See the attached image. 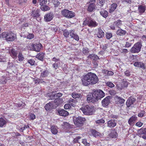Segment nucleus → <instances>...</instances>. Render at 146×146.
<instances>
[{
    "label": "nucleus",
    "mask_w": 146,
    "mask_h": 146,
    "mask_svg": "<svg viewBox=\"0 0 146 146\" xmlns=\"http://www.w3.org/2000/svg\"><path fill=\"white\" fill-rule=\"evenodd\" d=\"M98 80L96 75L92 72H88L86 75H83L81 78L82 84L86 86L96 84Z\"/></svg>",
    "instance_id": "1"
},
{
    "label": "nucleus",
    "mask_w": 146,
    "mask_h": 146,
    "mask_svg": "<svg viewBox=\"0 0 146 146\" xmlns=\"http://www.w3.org/2000/svg\"><path fill=\"white\" fill-rule=\"evenodd\" d=\"M105 96V93L102 90L94 89L87 96V99L88 102L94 103L103 98Z\"/></svg>",
    "instance_id": "2"
},
{
    "label": "nucleus",
    "mask_w": 146,
    "mask_h": 146,
    "mask_svg": "<svg viewBox=\"0 0 146 146\" xmlns=\"http://www.w3.org/2000/svg\"><path fill=\"white\" fill-rule=\"evenodd\" d=\"M80 110L86 115H93L95 111L94 107L90 105H87L83 106Z\"/></svg>",
    "instance_id": "3"
},
{
    "label": "nucleus",
    "mask_w": 146,
    "mask_h": 146,
    "mask_svg": "<svg viewBox=\"0 0 146 146\" xmlns=\"http://www.w3.org/2000/svg\"><path fill=\"white\" fill-rule=\"evenodd\" d=\"M43 46L42 44L40 43L35 44L31 43L29 44L27 47L30 50L34 51L36 52H39Z\"/></svg>",
    "instance_id": "4"
},
{
    "label": "nucleus",
    "mask_w": 146,
    "mask_h": 146,
    "mask_svg": "<svg viewBox=\"0 0 146 146\" xmlns=\"http://www.w3.org/2000/svg\"><path fill=\"white\" fill-rule=\"evenodd\" d=\"M83 25L84 26L88 25L90 27H94L97 26L98 24L96 22L91 18H86L84 21Z\"/></svg>",
    "instance_id": "5"
},
{
    "label": "nucleus",
    "mask_w": 146,
    "mask_h": 146,
    "mask_svg": "<svg viewBox=\"0 0 146 146\" xmlns=\"http://www.w3.org/2000/svg\"><path fill=\"white\" fill-rule=\"evenodd\" d=\"M142 46L141 42H137L131 48L130 51L132 53H138L141 51Z\"/></svg>",
    "instance_id": "6"
},
{
    "label": "nucleus",
    "mask_w": 146,
    "mask_h": 146,
    "mask_svg": "<svg viewBox=\"0 0 146 146\" xmlns=\"http://www.w3.org/2000/svg\"><path fill=\"white\" fill-rule=\"evenodd\" d=\"M61 14L64 17L68 19L72 18L75 15L74 12L66 9L62 10L61 11Z\"/></svg>",
    "instance_id": "7"
},
{
    "label": "nucleus",
    "mask_w": 146,
    "mask_h": 146,
    "mask_svg": "<svg viewBox=\"0 0 146 146\" xmlns=\"http://www.w3.org/2000/svg\"><path fill=\"white\" fill-rule=\"evenodd\" d=\"M86 121L85 118L78 117L74 120V124L77 127H82Z\"/></svg>",
    "instance_id": "8"
},
{
    "label": "nucleus",
    "mask_w": 146,
    "mask_h": 146,
    "mask_svg": "<svg viewBox=\"0 0 146 146\" xmlns=\"http://www.w3.org/2000/svg\"><path fill=\"white\" fill-rule=\"evenodd\" d=\"M38 2L40 5V8L42 11H46L50 9L49 7L46 5L47 0H39Z\"/></svg>",
    "instance_id": "9"
},
{
    "label": "nucleus",
    "mask_w": 146,
    "mask_h": 146,
    "mask_svg": "<svg viewBox=\"0 0 146 146\" xmlns=\"http://www.w3.org/2000/svg\"><path fill=\"white\" fill-rule=\"evenodd\" d=\"M118 136V134L115 129H111L110 133L108 135V139H115Z\"/></svg>",
    "instance_id": "10"
},
{
    "label": "nucleus",
    "mask_w": 146,
    "mask_h": 146,
    "mask_svg": "<svg viewBox=\"0 0 146 146\" xmlns=\"http://www.w3.org/2000/svg\"><path fill=\"white\" fill-rule=\"evenodd\" d=\"M111 96H108L104 98L102 102V104L103 107H107L110 103Z\"/></svg>",
    "instance_id": "11"
},
{
    "label": "nucleus",
    "mask_w": 146,
    "mask_h": 146,
    "mask_svg": "<svg viewBox=\"0 0 146 146\" xmlns=\"http://www.w3.org/2000/svg\"><path fill=\"white\" fill-rule=\"evenodd\" d=\"M137 133L139 136L142 137L144 139L145 138L144 137L146 136V128H141L138 130Z\"/></svg>",
    "instance_id": "12"
},
{
    "label": "nucleus",
    "mask_w": 146,
    "mask_h": 146,
    "mask_svg": "<svg viewBox=\"0 0 146 146\" xmlns=\"http://www.w3.org/2000/svg\"><path fill=\"white\" fill-rule=\"evenodd\" d=\"M55 105H54L53 102L51 101L49 102L47 104L45 105L44 108L46 111H50L53 109H55L56 108H54Z\"/></svg>",
    "instance_id": "13"
},
{
    "label": "nucleus",
    "mask_w": 146,
    "mask_h": 146,
    "mask_svg": "<svg viewBox=\"0 0 146 146\" xmlns=\"http://www.w3.org/2000/svg\"><path fill=\"white\" fill-rule=\"evenodd\" d=\"M135 101V99L132 96L129 97L126 102V105L129 108V107L133 105Z\"/></svg>",
    "instance_id": "14"
},
{
    "label": "nucleus",
    "mask_w": 146,
    "mask_h": 146,
    "mask_svg": "<svg viewBox=\"0 0 146 146\" xmlns=\"http://www.w3.org/2000/svg\"><path fill=\"white\" fill-rule=\"evenodd\" d=\"M70 36L71 38H73L77 41L79 40V37L78 35L75 32L74 30H70Z\"/></svg>",
    "instance_id": "15"
},
{
    "label": "nucleus",
    "mask_w": 146,
    "mask_h": 146,
    "mask_svg": "<svg viewBox=\"0 0 146 146\" xmlns=\"http://www.w3.org/2000/svg\"><path fill=\"white\" fill-rule=\"evenodd\" d=\"M16 37V35L13 33L11 32L8 33L6 40L9 41H13L15 40Z\"/></svg>",
    "instance_id": "16"
},
{
    "label": "nucleus",
    "mask_w": 146,
    "mask_h": 146,
    "mask_svg": "<svg viewBox=\"0 0 146 146\" xmlns=\"http://www.w3.org/2000/svg\"><path fill=\"white\" fill-rule=\"evenodd\" d=\"M53 14L50 13L46 14L44 16V20L46 22H49L53 18Z\"/></svg>",
    "instance_id": "17"
},
{
    "label": "nucleus",
    "mask_w": 146,
    "mask_h": 146,
    "mask_svg": "<svg viewBox=\"0 0 146 146\" xmlns=\"http://www.w3.org/2000/svg\"><path fill=\"white\" fill-rule=\"evenodd\" d=\"M63 102V100L61 98H57L55 99L53 102L54 105H55L54 108H56L60 105Z\"/></svg>",
    "instance_id": "18"
},
{
    "label": "nucleus",
    "mask_w": 146,
    "mask_h": 146,
    "mask_svg": "<svg viewBox=\"0 0 146 146\" xmlns=\"http://www.w3.org/2000/svg\"><path fill=\"white\" fill-rule=\"evenodd\" d=\"M117 123L115 120L111 119L107 122V126L110 127H113L116 125Z\"/></svg>",
    "instance_id": "19"
},
{
    "label": "nucleus",
    "mask_w": 146,
    "mask_h": 146,
    "mask_svg": "<svg viewBox=\"0 0 146 146\" xmlns=\"http://www.w3.org/2000/svg\"><path fill=\"white\" fill-rule=\"evenodd\" d=\"M40 10L37 9L36 10L33 11H32L31 15L34 17L37 18L40 16Z\"/></svg>",
    "instance_id": "20"
},
{
    "label": "nucleus",
    "mask_w": 146,
    "mask_h": 146,
    "mask_svg": "<svg viewBox=\"0 0 146 146\" xmlns=\"http://www.w3.org/2000/svg\"><path fill=\"white\" fill-rule=\"evenodd\" d=\"M137 117L135 116V115H133L130 117L128 121L129 124L130 125H133L134 124L135 121L137 119Z\"/></svg>",
    "instance_id": "21"
},
{
    "label": "nucleus",
    "mask_w": 146,
    "mask_h": 146,
    "mask_svg": "<svg viewBox=\"0 0 146 146\" xmlns=\"http://www.w3.org/2000/svg\"><path fill=\"white\" fill-rule=\"evenodd\" d=\"M117 5L116 3H113L110 6L109 12L110 13H112L116 9Z\"/></svg>",
    "instance_id": "22"
},
{
    "label": "nucleus",
    "mask_w": 146,
    "mask_h": 146,
    "mask_svg": "<svg viewBox=\"0 0 146 146\" xmlns=\"http://www.w3.org/2000/svg\"><path fill=\"white\" fill-rule=\"evenodd\" d=\"M58 113L60 116L64 117L67 116L69 114L68 112L64 109H61L58 110Z\"/></svg>",
    "instance_id": "23"
},
{
    "label": "nucleus",
    "mask_w": 146,
    "mask_h": 146,
    "mask_svg": "<svg viewBox=\"0 0 146 146\" xmlns=\"http://www.w3.org/2000/svg\"><path fill=\"white\" fill-rule=\"evenodd\" d=\"M97 36L99 38H103L104 36V33L100 27L98 29V31L97 33Z\"/></svg>",
    "instance_id": "24"
},
{
    "label": "nucleus",
    "mask_w": 146,
    "mask_h": 146,
    "mask_svg": "<svg viewBox=\"0 0 146 146\" xmlns=\"http://www.w3.org/2000/svg\"><path fill=\"white\" fill-rule=\"evenodd\" d=\"M88 59H91L93 61H96L100 59V58L98 56L94 54H90L88 56Z\"/></svg>",
    "instance_id": "25"
},
{
    "label": "nucleus",
    "mask_w": 146,
    "mask_h": 146,
    "mask_svg": "<svg viewBox=\"0 0 146 146\" xmlns=\"http://www.w3.org/2000/svg\"><path fill=\"white\" fill-rule=\"evenodd\" d=\"M9 53L13 58H15L17 57L18 53L17 51L15 50V49L10 50H9Z\"/></svg>",
    "instance_id": "26"
},
{
    "label": "nucleus",
    "mask_w": 146,
    "mask_h": 146,
    "mask_svg": "<svg viewBox=\"0 0 146 146\" xmlns=\"http://www.w3.org/2000/svg\"><path fill=\"white\" fill-rule=\"evenodd\" d=\"M126 33V31L123 30L120 28L118 29L116 32V34L117 35L120 36H123L125 35Z\"/></svg>",
    "instance_id": "27"
},
{
    "label": "nucleus",
    "mask_w": 146,
    "mask_h": 146,
    "mask_svg": "<svg viewBox=\"0 0 146 146\" xmlns=\"http://www.w3.org/2000/svg\"><path fill=\"white\" fill-rule=\"evenodd\" d=\"M9 74H6L5 76L4 75L2 76L0 82L3 84H5L6 83L7 80H9V77H8Z\"/></svg>",
    "instance_id": "28"
},
{
    "label": "nucleus",
    "mask_w": 146,
    "mask_h": 146,
    "mask_svg": "<svg viewBox=\"0 0 146 146\" xmlns=\"http://www.w3.org/2000/svg\"><path fill=\"white\" fill-rule=\"evenodd\" d=\"M96 5L95 4L90 3L88 7L87 10L90 12H92L95 9Z\"/></svg>",
    "instance_id": "29"
},
{
    "label": "nucleus",
    "mask_w": 146,
    "mask_h": 146,
    "mask_svg": "<svg viewBox=\"0 0 146 146\" xmlns=\"http://www.w3.org/2000/svg\"><path fill=\"white\" fill-rule=\"evenodd\" d=\"M91 133L95 137H101L102 136V135L100 133L95 129L92 130Z\"/></svg>",
    "instance_id": "30"
},
{
    "label": "nucleus",
    "mask_w": 146,
    "mask_h": 146,
    "mask_svg": "<svg viewBox=\"0 0 146 146\" xmlns=\"http://www.w3.org/2000/svg\"><path fill=\"white\" fill-rule=\"evenodd\" d=\"M100 14L103 17L106 18L108 17V13L106 10L102 9L100 11Z\"/></svg>",
    "instance_id": "31"
},
{
    "label": "nucleus",
    "mask_w": 146,
    "mask_h": 146,
    "mask_svg": "<svg viewBox=\"0 0 146 146\" xmlns=\"http://www.w3.org/2000/svg\"><path fill=\"white\" fill-rule=\"evenodd\" d=\"M115 100H118V102L117 103L118 104H122L125 101V100L124 99L117 96H115Z\"/></svg>",
    "instance_id": "32"
},
{
    "label": "nucleus",
    "mask_w": 146,
    "mask_h": 146,
    "mask_svg": "<svg viewBox=\"0 0 146 146\" xmlns=\"http://www.w3.org/2000/svg\"><path fill=\"white\" fill-rule=\"evenodd\" d=\"M138 11L141 14L143 13L145 11V7L141 5H139L138 7Z\"/></svg>",
    "instance_id": "33"
},
{
    "label": "nucleus",
    "mask_w": 146,
    "mask_h": 146,
    "mask_svg": "<svg viewBox=\"0 0 146 146\" xmlns=\"http://www.w3.org/2000/svg\"><path fill=\"white\" fill-rule=\"evenodd\" d=\"M44 53L40 52L37 54L36 58L41 61H43L44 58Z\"/></svg>",
    "instance_id": "34"
},
{
    "label": "nucleus",
    "mask_w": 146,
    "mask_h": 146,
    "mask_svg": "<svg viewBox=\"0 0 146 146\" xmlns=\"http://www.w3.org/2000/svg\"><path fill=\"white\" fill-rule=\"evenodd\" d=\"M77 102L76 100L70 98L68 101V103L71 104V106L74 107L76 105V103Z\"/></svg>",
    "instance_id": "35"
},
{
    "label": "nucleus",
    "mask_w": 146,
    "mask_h": 146,
    "mask_svg": "<svg viewBox=\"0 0 146 146\" xmlns=\"http://www.w3.org/2000/svg\"><path fill=\"white\" fill-rule=\"evenodd\" d=\"M7 123L6 120L2 117L0 118V127H3L4 125L6 124Z\"/></svg>",
    "instance_id": "36"
},
{
    "label": "nucleus",
    "mask_w": 146,
    "mask_h": 146,
    "mask_svg": "<svg viewBox=\"0 0 146 146\" xmlns=\"http://www.w3.org/2000/svg\"><path fill=\"white\" fill-rule=\"evenodd\" d=\"M72 96L73 98H80L82 97V96L80 94L76 93L75 92L73 93L72 94Z\"/></svg>",
    "instance_id": "37"
},
{
    "label": "nucleus",
    "mask_w": 146,
    "mask_h": 146,
    "mask_svg": "<svg viewBox=\"0 0 146 146\" xmlns=\"http://www.w3.org/2000/svg\"><path fill=\"white\" fill-rule=\"evenodd\" d=\"M61 64L60 61L57 62H55L52 64L53 67L55 68V70L61 66Z\"/></svg>",
    "instance_id": "38"
},
{
    "label": "nucleus",
    "mask_w": 146,
    "mask_h": 146,
    "mask_svg": "<svg viewBox=\"0 0 146 146\" xmlns=\"http://www.w3.org/2000/svg\"><path fill=\"white\" fill-rule=\"evenodd\" d=\"M52 133L54 134H56L58 133V130L55 126H52L50 128Z\"/></svg>",
    "instance_id": "39"
},
{
    "label": "nucleus",
    "mask_w": 146,
    "mask_h": 146,
    "mask_svg": "<svg viewBox=\"0 0 146 146\" xmlns=\"http://www.w3.org/2000/svg\"><path fill=\"white\" fill-rule=\"evenodd\" d=\"M49 74V72L48 70H46L41 72L40 74V77H45L48 76Z\"/></svg>",
    "instance_id": "40"
},
{
    "label": "nucleus",
    "mask_w": 146,
    "mask_h": 146,
    "mask_svg": "<svg viewBox=\"0 0 146 146\" xmlns=\"http://www.w3.org/2000/svg\"><path fill=\"white\" fill-rule=\"evenodd\" d=\"M63 126L64 128V129H69L71 128L70 125L67 122H64L63 123Z\"/></svg>",
    "instance_id": "41"
},
{
    "label": "nucleus",
    "mask_w": 146,
    "mask_h": 146,
    "mask_svg": "<svg viewBox=\"0 0 146 146\" xmlns=\"http://www.w3.org/2000/svg\"><path fill=\"white\" fill-rule=\"evenodd\" d=\"M137 57H138V56L137 55H132L129 57L130 60L131 62H134L136 60Z\"/></svg>",
    "instance_id": "42"
},
{
    "label": "nucleus",
    "mask_w": 146,
    "mask_h": 146,
    "mask_svg": "<svg viewBox=\"0 0 146 146\" xmlns=\"http://www.w3.org/2000/svg\"><path fill=\"white\" fill-rule=\"evenodd\" d=\"M52 3L55 7H58L60 4V3L58 0H53Z\"/></svg>",
    "instance_id": "43"
},
{
    "label": "nucleus",
    "mask_w": 146,
    "mask_h": 146,
    "mask_svg": "<svg viewBox=\"0 0 146 146\" xmlns=\"http://www.w3.org/2000/svg\"><path fill=\"white\" fill-rule=\"evenodd\" d=\"M8 34V32H3L0 35L1 37L3 38H5V39L6 40Z\"/></svg>",
    "instance_id": "44"
},
{
    "label": "nucleus",
    "mask_w": 146,
    "mask_h": 146,
    "mask_svg": "<svg viewBox=\"0 0 146 146\" xmlns=\"http://www.w3.org/2000/svg\"><path fill=\"white\" fill-rule=\"evenodd\" d=\"M115 25L118 27L122 25V21L120 20H118L116 21H115Z\"/></svg>",
    "instance_id": "45"
},
{
    "label": "nucleus",
    "mask_w": 146,
    "mask_h": 146,
    "mask_svg": "<svg viewBox=\"0 0 146 146\" xmlns=\"http://www.w3.org/2000/svg\"><path fill=\"white\" fill-rule=\"evenodd\" d=\"M18 58L19 61H22L24 59V58L21 52H19L18 55Z\"/></svg>",
    "instance_id": "46"
},
{
    "label": "nucleus",
    "mask_w": 146,
    "mask_h": 146,
    "mask_svg": "<svg viewBox=\"0 0 146 146\" xmlns=\"http://www.w3.org/2000/svg\"><path fill=\"white\" fill-rule=\"evenodd\" d=\"M145 113V111H141L138 114V116L140 117H142L144 116Z\"/></svg>",
    "instance_id": "47"
},
{
    "label": "nucleus",
    "mask_w": 146,
    "mask_h": 146,
    "mask_svg": "<svg viewBox=\"0 0 146 146\" xmlns=\"http://www.w3.org/2000/svg\"><path fill=\"white\" fill-rule=\"evenodd\" d=\"M128 85V83L127 82L123 81L121 83V87L122 88L127 87Z\"/></svg>",
    "instance_id": "48"
},
{
    "label": "nucleus",
    "mask_w": 146,
    "mask_h": 146,
    "mask_svg": "<svg viewBox=\"0 0 146 146\" xmlns=\"http://www.w3.org/2000/svg\"><path fill=\"white\" fill-rule=\"evenodd\" d=\"M81 138V137L80 136H78L76 137L74 139L73 141V143H77L78 142V140Z\"/></svg>",
    "instance_id": "49"
},
{
    "label": "nucleus",
    "mask_w": 146,
    "mask_h": 146,
    "mask_svg": "<svg viewBox=\"0 0 146 146\" xmlns=\"http://www.w3.org/2000/svg\"><path fill=\"white\" fill-rule=\"evenodd\" d=\"M34 81L35 84H39L40 83H42L44 82L42 79L38 78L34 80Z\"/></svg>",
    "instance_id": "50"
},
{
    "label": "nucleus",
    "mask_w": 146,
    "mask_h": 146,
    "mask_svg": "<svg viewBox=\"0 0 146 146\" xmlns=\"http://www.w3.org/2000/svg\"><path fill=\"white\" fill-rule=\"evenodd\" d=\"M63 35L65 37H68L69 35H70V30L69 32L68 31H65L64 32Z\"/></svg>",
    "instance_id": "51"
},
{
    "label": "nucleus",
    "mask_w": 146,
    "mask_h": 146,
    "mask_svg": "<svg viewBox=\"0 0 146 146\" xmlns=\"http://www.w3.org/2000/svg\"><path fill=\"white\" fill-rule=\"evenodd\" d=\"M139 68H141L143 69H146V66L145 64L143 62H140Z\"/></svg>",
    "instance_id": "52"
},
{
    "label": "nucleus",
    "mask_w": 146,
    "mask_h": 146,
    "mask_svg": "<svg viewBox=\"0 0 146 146\" xmlns=\"http://www.w3.org/2000/svg\"><path fill=\"white\" fill-rule=\"evenodd\" d=\"M106 36L107 39H109L112 37V35L111 33H107L106 34Z\"/></svg>",
    "instance_id": "53"
},
{
    "label": "nucleus",
    "mask_w": 146,
    "mask_h": 146,
    "mask_svg": "<svg viewBox=\"0 0 146 146\" xmlns=\"http://www.w3.org/2000/svg\"><path fill=\"white\" fill-rule=\"evenodd\" d=\"M88 49V48L86 47L84 48L82 50V52L84 54H87L89 53Z\"/></svg>",
    "instance_id": "54"
},
{
    "label": "nucleus",
    "mask_w": 146,
    "mask_h": 146,
    "mask_svg": "<svg viewBox=\"0 0 146 146\" xmlns=\"http://www.w3.org/2000/svg\"><path fill=\"white\" fill-rule=\"evenodd\" d=\"M35 61L34 59H31L28 61V62L29 64L31 66H33L34 64Z\"/></svg>",
    "instance_id": "55"
},
{
    "label": "nucleus",
    "mask_w": 146,
    "mask_h": 146,
    "mask_svg": "<svg viewBox=\"0 0 146 146\" xmlns=\"http://www.w3.org/2000/svg\"><path fill=\"white\" fill-rule=\"evenodd\" d=\"M105 122L104 120L103 119H98L96 121V123H104Z\"/></svg>",
    "instance_id": "56"
},
{
    "label": "nucleus",
    "mask_w": 146,
    "mask_h": 146,
    "mask_svg": "<svg viewBox=\"0 0 146 146\" xmlns=\"http://www.w3.org/2000/svg\"><path fill=\"white\" fill-rule=\"evenodd\" d=\"M99 2L98 5H100V7H102L104 4L105 3V0H99Z\"/></svg>",
    "instance_id": "57"
},
{
    "label": "nucleus",
    "mask_w": 146,
    "mask_h": 146,
    "mask_svg": "<svg viewBox=\"0 0 146 146\" xmlns=\"http://www.w3.org/2000/svg\"><path fill=\"white\" fill-rule=\"evenodd\" d=\"M82 143L86 146H90V144L87 142V140L86 139H83L82 141Z\"/></svg>",
    "instance_id": "58"
},
{
    "label": "nucleus",
    "mask_w": 146,
    "mask_h": 146,
    "mask_svg": "<svg viewBox=\"0 0 146 146\" xmlns=\"http://www.w3.org/2000/svg\"><path fill=\"white\" fill-rule=\"evenodd\" d=\"M106 84L110 88H113L115 86L111 82H107Z\"/></svg>",
    "instance_id": "59"
},
{
    "label": "nucleus",
    "mask_w": 146,
    "mask_h": 146,
    "mask_svg": "<svg viewBox=\"0 0 146 146\" xmlns=\"http://www.w3.org/2000/svg\"><path fill=\"white\" fill-rule=\"evenodd\" d=\"M36 117L35 115L33 113H31L29 115V118L31 120L34 119Z\"/></svg>",
    "instance_id": "60"
},
{
    "label": "nucleus",
    "mask_w": 146,
    "mask_h": 146,
    "mask_svg": "<svg viewBox=\"0 0 146 146\" xmlns=\"http://www.w3.org/2000/svg\"><path fill=\"white\" fill-rule=\"evenodd\" d=\"M132 44V43L128 42H126L124 47L125 48H128L131 47Z\"/></svg>",
    "instance_id": "61"
},
{
    "label": "nucleus",
    "mask_w": 146,
    "mask_h": 146,
    "mask_svg": "<svg viewBox=\"0 0 146 146\" xmlns=\"http://www.w3.org/2000/svg\"><path fill=\"white\" fill-rule=\"evenodd\" d=\"M71 104L68 103V104H65L64 106V108L65 109H68L71 108Z\"/></svg>",
    "instance_id": "62"
},
{
    "label": "nucleus",
    "mask_w": 146,
    "mask_h": 146,
    "mask_svg": "<svg viewBox=\"0 0 146 146\" xmlns=\"http://www.w3.org/2000/svg\"><path fill=\"white\" fill-rule=\"evenodd\" d=\"M125 75L127 76H130V72L129 70H127L124 72Z\"/></svg>",
    "instance_id": "63"
},
{
    "label": "nucleus",
    "mask_w": 146,
    "mask_h": 146,
    "mask_svg": "<svg viewBox=\"0 0 146 146\" xmlns=\"http://www.w3.org/2000/svg\"><path fill=\"white\" fill-rule=\"evenodd\" d=\"M34 37V35L32 34H30L28 35L27 36V38L29 39H31L33 38Z\"/></svg>",
    "instance_id": "64"
}]
</instances>
